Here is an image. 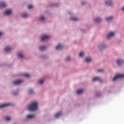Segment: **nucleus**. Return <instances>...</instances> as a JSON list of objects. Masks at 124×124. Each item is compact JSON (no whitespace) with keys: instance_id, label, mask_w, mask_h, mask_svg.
Instances as JSON below:
<instances>
[{"instance_id":"obj_1","label":"nucleus","mask_w":124,"mask_h":124,"mask_svg":"<svg viewBox=\"0 0 124 124\" xmlns=\"http://www.w3.org/2000/svg\"><path fill=\"white\" fill-rule=\"evenodd\" d=\"M38 107L37 102H33L28 106V110L30 111H36Z\"/></svg>"},{"instance_id":"obj_2","label":"nucleus","mask_w":124,"mask_h":124,"mask_svg":"<svg viewBox=\"0 0 124 124\" xmlns=\"http://www.w3.org/2000/svg\"><path fill=\"white\" fill-rule=\"evenodd\" d=\"M124 78V74H118L113 78V81H117V79Z\"/></svg>"},{"instance_id":"obj_3","label":"nucleus","mask_w":124,"mask_h":124,"mask_svg":"<svg viewBox=\"0 0 124 124\" xmlns=\"http://www.w3.org/2000/svg\"><path fill=\"white\" fill-rule=\"evenodd\" d=\"M50 38V36H48L47 35H44L41 36V40L43 41V40H47V39H49Z\"/></svg>"},{"instance_id":"obj_4","label":"nucleus","mask_w":124,"mask_h":124,"mask_svg":"<svg viewBox=\"0 0 124 124\" xmlns=\"http://www.w3.org/2000/svg\"><path fill=\"white\" fill-rule=\"evenodd\" d=\"M7 106H12V105L9 103L1 104L0 105V108H4V107H7Z\"/></svg>"},{"instance_id":"obj_5","label":"nucleus","mask_w":124,"mask_h":124,"mask_svg":"<svg viewBox=\"0 0 124 124\" xmlns=\"http://www.w3.org/2000/svg\"><path fill=\"white\" fill-rule=\"evenodd\" d=\"M22 82V80H16L13 82V84L14 85H20Z\"/></svg>"},{"instance_id":"obj_6","label":"nucleus","mask_w":124,"mask_h":124,"mask_svg":"<svg viewBox=\"0 0 124 124\" xmlns=\"http://www.w3.org/2000/svg\"><path fill=\"white\" fill-rule=\"evenodd\" d=\"M11 14V10L7 9L5 10V12H4V15H9V14Z\"/></svg>"},{"instance_id":"obj_7","label":"nucleus","mask_w":124,"mask_h":124,"mask_svg":"<svg viewBox=\"0 0 124 124\" xmlns=\"http://www.w3.org/2000/svg\"><path fill=\"white\" fill-rule=\"evenodd\" d=\"M115 36V32H110L108 35V38L110 39L111 37H113V36Z\"/></svg>"},{"instance_id":"obj_8","label":"nucleus","mask_w":124,"mask_h":124,"mask_svg":"<svg viewBox=\"0 0 124 124\" xmlns=\"http://www.w3.org/2000/svg\"><path fill=\"white\" fill-rule=\"evenodd\" d=\"M62 48H63V46L61 44H58V45L56 47V50H62Z\"/></svg>"},{"instance_id":"obj_9","label":"nucleus","mask_w":124,"mask_h":124,"mask_svg":"<svg viewBox=\"0 0 124 124\" xmlns=\"http://www.w3.org/2000/svg\"><path fill=\"white\" fill-rule=\"evenodd\" d=\"M117 63L118 65H121L123 63H124V61L123 60H118L117 61Z\"/></svg>"},{"instance_id":"obj_10","label":"nucleus","mask_w":124,"mask_h":124,"mask_svg":"<svg viewBox=\"0 0 124 124\" xmlns=\"http://www.w3.org/2000/svg\"><path fill=\"white\" fill-rule=\"evenodd\" d=\"M93 82H95V81H99V82H102V80L99 77H95L93 78Z\"/></svg>"},{"instance_id":"obj_11","label":"nucleus","mask_w":124,"mask_h":124,"mask_svg":"<svg viewBox=\"0 0 124 124\" xmlns=\"http://www.w3.org/2000/svg\"><path fill=\"white\" fill-rule=\"evenodd\" d=\"M99 49L101 50H102L103 49H105L106 48V46L104 45V44H100V46H99Z\"/></svg>"},{"instance_id":"obj_12","label":"nucleus","mask_w":124,"mask_h":124,"mask_svg":"<svg viewBox=\"0 0 124 124\" xmlns=\"http://www.w3.org/2000/svg\"><path fill=\"white\" fill-rule=\"evenodd\" d=\"M62 112H59L55 114V117L56 118H59V117H61V116H62Z\"/></svg>"},{"instance_id":"obj_13","label":"nucleus","mask_w":124,"mask_h":124,"mask_svg":"<svg viewBox=\"0 0 124 124\" xmlns=\"http://www.w3.org/2000/svg\"><path fill=\"white\" fill-rule=\"evenodd\" d=\"M6 7V4L4 2H1L0 3V7L1 8H4V7Z\"/></svg>"},{"instance_id":"obj_14","label":"nucleus","mask_w":124,"mask_h":124,"mask_svg":"<svg viewBox=\"0 0 124 124\" xmlns=\"http://www.w3.org/2000/svg\"><path fill=\"white\" fill-rule=\"evenodd\" d=\"M78 94H80L81 93H84V89H79L78 90L77 92Z\"/></svg>"},{"instance_id":"obj_15","label":"nucleus","mask_w":124,"mask_h":124,"mask_svg":"<svg viewBox=\"0 0 124 124\" xmlns=\"http://www.w3.org/2000/svg\"><path fill=\"white\" fill-rule=\"evenodd\" d=\"M11 50V47L9 46H6L4 48V51H5V52H8V51H10Z\"/></svg>"},{"instance_id":"obj_16","label":"nucleus","mask_w":124,"mask_h":124,"mask_svg":"<svg viewBox=\"0 0 124 124\" xmlns=\"http://www.w3.org/2000/svg\"><path fill=\"white\" fill-rule=\"evenodd\" d=\"M113 16H110V17H108V18H106L107 21H108V22H110V21H112V20H113Z\"/></svg>"},{"instance_id":"obj_17","label":"nucleus","mask_w":124,"mask_h":124,"mask_svg":"<svg viewBox=\"0 0 124 124\" xmlns=\"http://www.w3.org/2000/svg\"><path fill=\"white\" fill-rule=\"evenodd\" d=\"M94 21L96 22V23H99V22H101V19L99 17L97 18L94 19Z\"/></svg>"},{"instance_id":"obj_18","label":"nucleus","mask_w":124,"mask_h":124,"mask_svg":"<svg viewBox=\"0 0 124 124\" xmlns=\"http://www.w3.org/2000/svg\"><path fill=\"white\" fill-rule=\"evenodd\" d=\"M34 117V115L32 114V115H28L26 116V118L27 119H31V118H33Z\"/></svg>"},{"instance_id":"obj_19","label":"nucleus","mask_w":124,"mask_h":124,"mask_svg":"<svg viewBox=\"0 0 124 124\" xmlns=\"http://www.w3.org/2000/svg\"><path fill=\"white\" fill-rule=\"evenodd\" d=\"M45 49H46V47H45L44 46H41L39 47V50L40 51H44V50H45Z\"/></svg>"},{"instance_id":"obj_20","label":"nucleus","mask_w":124,"mask_h":124,"mask_svg":"<svg viewBox=\"0 0 124 124\" xmlns=\"http://www.w3.org/2000/svg\"><path fill=\"white\" fill-rule=\"evenodd\" d=\"M85 61L86 62H92V58H86L85 59Z\"/></svg>"},{"instance_id":"obj_21","label":"nucleus","mask_w":124,"mask_h":124,"mask_svg":"<svg viewBox=\"0 0 124 124\" xmlns=\"http://www.w3.org/2000/svg\"><path fill=\"white\" fill-rule=\"evenodd\" d=\"M106 4L107 5H108V6L111 5H112V1H107L106 2Z\"/></svg>"},{"instance_id":"obj_22","label":"nucleus","mask_w":124,"mask_h":124,"mask_svg":"<svg viewBox=\"0 0 124 124\" xmlns=\"http://www.w3.org/2000/svg\"><path fill=\"white\" fill-rule=\"evenodd\" d=\"M70 19L72 21H78V18L77 17H72Z\"/></svg>"},{"instance_id":"obj_23","label":"nucleus","mask_w":124,"mask_h":124,"mask_svg":"<svg viewBox=\"0 0 124 124\" xmlns=\"http://www.w3.org/2000/svg\"><path fill=\"white\" fill-rule=\"evenodd\" d=\"M17 56L18 58H23L24 57V55L21 53H18Z\"/></svg>"},{"instance_id":"obj_24","label":"nucleus","mask_w":124,"mask_h":124,"mask_svg":"<svg viewBox=\"0 0 124 124\" xmlns=\"http://www.w3.org/2000/svg\"><path fill=\"white\" fill-rule=\"evenodd\" d=\"M22 75L23 76H24V77H26L27 78H29V77H30V75L27 73L23 74Z\"/></svg>"},{"instance_id":"obj_25","label":"nucleus","mask_w":124,"mask_h":124,"mask_svg":"<svg viewBox=\"0 0 124 124\" xmlns=\"http://www.w3.org/2000/svg\"><path fill=\"white\" fill-rule=\"evenodd\" d=\"M84 55H85V54L84 53V52H81L79 53V57H84Z\"/></svg>"},{"instance_id":"obj_26","label":"nucleus","mask_w":124,"mask_h":124,"mask_svg":"<svg viewBox=\"0 0 124 124\" xmlns=\"http://www.w3.org/2000/svg\"><path fill=\"white\" fill-rule=\"evenodd\" d=\"M10 119H11L10 117L8 116L5 117V121H7V122H8V121H10Z\"/></svg>"},{"instance_id":"obj_27","label":"nucleus","mask_w":124,"mask_h":124,"mask_svg":"<svg viewBox=\"0 0 124 124\" xmlns=\"http://www.w3.org/2000/svg\"><path fill=\"white\" fill-rule=\"evenodd\" d=\"M28 16V15H27L26 13L23 14L21 15V17L24 18L25 17H27Z\"/></svg>"},{"instance_id":"obj_28","label":"nucleus","mask_w":124,"mask_h":124,"mask_svg":"<svg viewBox=\"0 0 124 124\" xmlns=\"http://www.w3.org/2000/svg\"><path fill=\"white\" fill-rule=\"evenodd\" d=\"M44 82V81L43 79H40L39 80L38 83L40 84V85H41V84H42Z\"/></svg>"},{"instance_id":"obj_29","label":"nucleus","mask_w":124,"mask_h":124,"mask_svg":"<svg viewBox=\"0 0 124 124\" xmlns=\"http://www.w3.org/2000/svg\"><path fill=\"white\" fill-rule=\"evenodd\" d=\"M28 9H31L32 8V5L30 4L28 5Z\"/></svg>"},{"instance_id":"obj_30","label":"nucleus","mask_w":124,"mask_h":124,"mask_svg":"<svg viewBox=\"0 0 124 124\" xmlns=\"http://www.w3.org/2000/svg\"><path fill=\"white\" fill-rule=\"evenodd\" d=\"M45 19V17H44L43 16H41L40 17V20H41V21H43V20H44Z\"/></svg>"},{"instance_id":"obj_31","label":"nucleus","mask_w":124,"mask_h":124,"mask_svg":"<svg viewBox=\"0 0 124 124\" xmlns=\"http://www.w3.org/2000/svg\"><path fill=\"white\" fill-rule=\"evenodd\" d=\"M29 93H33V90L32 89H30L29 92Z\"/></svg>"},{"instance_id":"obj_32","label":"nucleus","mask_w":124,"mask_h":124,"mask_svg":"<svg viewBox=\"0 0 124 124\" xmlns=\"http://www.w3.org/2000/svg\"><path fill=\"white\" fill-rule=\"evenodd\" d=\"M68 61H70V57L69 56L67 57V58H66V61L68 62Z\"/></svg>"},{"instance_id":"obj_33","label":"nucleus","mask_w":124,"mask_h":124,"mask_svg":"<svg viewBox=\"0 0 124 124\" xmlns=\"http://www.w3.org/2000/svg\"><path fill=\"white\" fill-rule=\"evenodd\" d=\"M98 72H104V71L102 69H99L98 70Z\"/></svg>"},{"instance_id":"obj_34","label":"nucleus","mask_w":124,"mask_h":124,"mask_svg":"<svg viewBox=\"0 0 124 124\" xmlns=\"http://www.w3.org/2000/svg\"><path fill=\"white\" fill-rule=\"evenodd\" d=\"M96 96H100V93H97Z\"/></svg>"},{"instance_id":"obj_35","label":"nucleus","mask_w":124,"mask_h":124,"mask_svg":"<svg viewBox=\"0 0 124 124\" xmlns=\"http://www.w3.org/2000/svg\"><path fill=\"white\" fill-rule=\"evenodd\" d=\"M1 35H2V33H1V32H0V36H1Z\"/></svg>"},{"instance_id":"obj_36","label":"nucleus","mask_w":124,"mask_h":124,"mask_svg":"<svg viewBox=\"0 0 124 124\" xmlns=\"http://www.w3.org/2000/svg\"><path fill=\"white\" fill-rule=\"evenodd\" d=\"M82 4H85V2H82Z\"/></svg>"},{"instance_id":"obj_37","label":"nucleus","mask_w":124,"mask_h":124,"mask_svg":"<svg viewBox=\"0 0 124 124\" xmlns=\"http://www.w3.org/2000/svg\"><path fill=\"white\" fill-rule=\"evenodd\" d=\"M122 10L124 11V7L122 8Z\"/></svg>"}]
</instances>
